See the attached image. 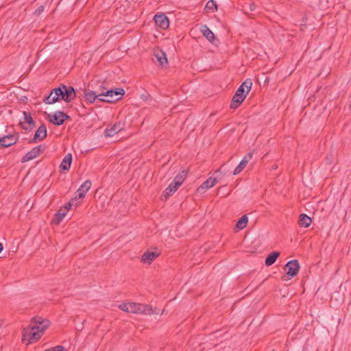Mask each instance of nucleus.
<instances>
[{"instance_id": "obj_1", "label": "nucleus", "mask_w": 351, "mask_h": 351, "mask_svg": "<svg viewBox=\"0 0 351 351\" xmlns=\"http://www.w3.org/2000/svg\"><path fill=\"white\" fill-rule=\"evenodd\" d=\"M43 332L44 323L43 319H33L27 327L23 328L21 341L26 345L33 343L42 337Z\"/></svg>"}, {"instance_id": "obj_2", "label": "nucleus", "mask_w": 351, "mask_h": 351, "mask_svg": "<svg viewBox=\"0 0 351 351\" xmlns=\"http://www.w3.org/2000/svg\"><path fill=\"white\" fill-rule=\"evenodd\" d=\"M119 308L126 313L134 314L151 315L152 313H158L147 304L136 302H124L119 305Z\"/></svg>"}, {"instance_id": "obj_3", "label": "nucleus", "mask_w": 351, "mask_h": 351, "mask_svg": "<svg viewBox=\"0 0 351 351\" xmlns=\"http://www.w3.org/2000/svg\"><path fill=\"white\" fill-rule=\"evenodd\" d=\"M252 86L251 80H245L237 90L230 104L231 108H237L245 99L246 95L250 92Z\"/></svg>"}, {"instance_id": "obj_4", "label": "nucleus", "mask_w": 351, "mask_h": 351, "mask_svg": "<svg viewBox=\"0 0 351 351\" xmlns=\"http://www.w3.org/2000/svg\"><path fill=\"white\" fill-rule=\"evenodd\" d=\"M186 176V171H182L174 178L173 181L164 191L163 196L167 199L175 193L178 187L182 184Z\"/></svg>"}, {"instance_id": "obj_5", "label": "nucleus", "mask_w": 351, "mask_h": 351, "mask_svg": "<svg viewBox=\"0 0 351 351\" xmlns=\"http://www.w3.org/2000/svg\"><path fill=\"white\" fill-rule=\"evenodd\" d=\"M186 176V171H182L174 178L173 181L164 191L163 196L167 199L175 193L178 187L182 184Z\"/></svg>"}, {"instance_id": "obj_6", "label": "nucleus", "mask_w": 351, "mask_h": 351, "mask_svg": "<svg viewBox=\"0 0 351 351\" xmlns=\"http://www.w3.org/2000/svg\"><path fill=\"white\" fill-rule=\"evenodd\" d=\"M186 176V171H182L174 178L173 181L164 191L163 196L167 199L175 193L178 187L182 184Z\"/></svg>"}, {"instance_id": "obj_7", "label": "nucleus", "mask_w": 351, "mask_h": 351, "mask_svg": "<svg viewBox=\"0 0 351 351\" xmlns=\"http://www.w3.org/2000/svg\"><path fill=\"white\" fill-rule=\"evenodd\" d=\"M91 186L90 180H86L78 189L75 193V196L71 199L70 202L75 206L80 204V200L85 197L86 193L89 191Z\"/></svg>"}, {"instance_id": "obj_8", "label": "nucleus", "mask_w": 351, "mask_h": 351, "mask_svg": "<svg viewBox=\"0 0 351 351\" xmlns=\"http://www.w3.org/2000/svg\"><path fill=\"white\" fill-rule=\"evenodd\" d=\"M300 263L297 260H291L289 261L285 266L284 270L287 274V278L285 280H288L295 276L300 270Z\"/></svg>"}, {"instance_id": "obj_9", "label": "nucleus", "mask_w": 351, "mask_h": 351, "mask_svg": "<svg viewBox=\"0 0 351 351\" xmlns=\"http://www.w3.org/2000/svg\"><path fill=\"white\" fill-rule=\"evenodd\" d=\"M60 88L62 92L61 94V99L69 103L72 101L76 97V93L72 86H68L64 84L60 86Z\"/></svg>"}, {"instance_id": "obj_10", "label": "nucleus", "mask_w": 351, "mask_h": 351, "mask_svg": "<svg viewBox=\"0 0 351 351\" xmlns=\"http://www.w3.org/2000/svg\"><path fill=\"white\" fill-rule=\"evenodd\" d=\"M72 206L73 205L72 204V203L69 202L66 205H65L63 207H61L56 213L51 222L53 224H59L66 215L68 211L69 210Z\"/></svg>"}, {"instance_id": "obj_11", "label": "nucleus", "mask_w": 351, "mask_h": 351, "mask_svg": "<svg viewBox=\"0 0 351 351\" xmlns=\"http://www.w3.org/2000/svg\"><path fill=\"white\" fill-rule=\"evenodd\" d=\"M48 118L49 121L54 125H60L69 117L61 111H56L53 113L49 114Z\"/></svg>"}, {"instance_id": "obj_12", "label": "nucleus", "mask_w": 351, "mask_h": 351, "mask_svg": "<svg viewBox=\"0 0 351 351\" xmlns=\"http://www.w3.org/2000/svg\"><path fill=\"white\" fill-rule=\"evenodd\" d=\"M160 254L158 250H147L141 256V262L144 264L150 265Z\"/></svg>"}, {"instance_id": "obj_13", "label": "nucleus", "mask_w": 351, "mask_h": 351, "mask_svg": "<svg viewBox=\"0 0 351 351\" xmlns=\"http://www.w3.org/2000/svg\"><path fill=\"white\" fill-rule=\"evenodd\" d=\"M43 152V147L41 145L34 147L31 151L27 152L22 158V162H26L36 158Z\"/></svg>"}, {"instance_id": "obj_14", "label": "nucleus", "mask_w": 351, "mask_h": 351, "mask_svg": "<svg viewBox=\"0 0 351 351\" xmlns=\"http://www.w3.org/2000/svg\"><path fill=\"white\" fill-rule=\"evenodd\" d=\"M154 19L156 26L162 29H166L169 26V19L164 14H156Z\"/></svg>"}, {"instance_id": "obj_15", "label": "nucleus", "mask_w": 351, "mask_h": 351, "mask_svg": "<svg viewBox=\"0 0 351 351\" xmlns=\"http://www.w3.org/2000/svg\"><path fill=\"white\" fill-rule=\"evenodd\" d=\"M217 180L215 178L209 177L197 189V193H204L207 190L214 186L217 184Z\"/></svg>"}, {"instance_id": "obj_16", "label": "nucleus", "mask_w": 351, "mask_h": 351, "mask_svg": "<svg viewBox=\"0 0 351 351\" xmlns=\"http://www.w3.org/2000/svg\"><path fill=\"white\" fill-rule=\"evenodd\" d=\"M60 88V86L51 90L48 97H45V103L52 104L58 101V99H61V94L62 92Z\"/></svg>"}, {"instance_id": "obj_17", "label": "nucleus", "mask_w": 351, "mask_h": 351, "mask_svg": "<svg viewBox=\"0 0 351 351\" xmlns=\"http://www.w3.org/2000/svg\"><path fill=\"white\" fill-rule=\"evenodd\" d=\"M154 56L156 58L157 61L159 62L160 66H165L167 65L168 60L167 55L165 51H163L162 50L156 49L154 51Z\"/></svg>"}, {"instance_id": "obj_18", "label": "nucleus", "mask_w": 351, "mask_h": 351, "mask_svg": "<svg viewBox=\"0 0 351 351\" xmlns=\"http://www.w3.org/2000/svg\"><path fill=\"white\" fill-rule=\"evenodd\" d=\"M17 141L15 135H8L0 138V145L2 147H9L14 145Z\"/></svg>"}, {"instance_id": "obj_19", "label": "nucleus", "mask_w": 351, "mask_h": 351, "mask_svg": "<svg viewBox=\"0 0 351 351\" xmlns=\"http://www.w3.org/2000/svg\"><path fill=\"white\" fill-rule=\"evenodd\" d=\"M252 158V154H247L240 162L239 165L234 170V175L239 173L246 166L247 162Z\"/></svg>"}, {"instance_id": "obj_20", "label": "nucleus", "mask_w": 351, "mask_h": 351, "mask_svg": "<svg viewBox=\"0 0 351 351\" xmlns=\"http://www.w3.org/2000/svg\"><path fill=\"white\" fill-rule=\"evenodd\" d=\"M200 32L206 38V39L212 43H214L215 40V34L213 32L206 26V25H202L200 27Z\"/></svg>"}, {"instance_id": "obj_21", "label": "nucleus", "mask_w": 351, "mask_h": 351, "mask_svg": "<svg viewBox=\"0 0 351 351\" xmlns=\"http://www.w3.org/2000/svg\"><path fill=\"white\" fill-rule=\"evenodd\" d=\"M21 124L23 125V128L27 130L29 129L32 127V125L33 123V119L30 114H27V112H23V117L20 121Z\"/></svg>"}, {"instance_id": "obj_22", "label": "nucleus", "mask_w": 351, "mask_h": 351, "mask_svg": "<svg viewBox=\"0 0 351 351\" xmlns=\"http://www.w3.org/2000/svg\"><path fill=\"white\" fill-rule=\"evenodd\" d=\"M84 97L88 103L93 104L97 99L99 100L100 93L97 95L94 91L88 90L84 93Z\"/></svg>"}, {"instance_id": "obj_23", "label": "nucleus", "mask_w": 351, "mask_h": 351, "mask_svg": "<svg viewBox=\"0 0 351 351\" xmlns=\"http://www.w3.org/2000/svg\"><path fill=\"white\" fill-rule=\"evenodd\" d=\"M72 162V156L71 154H67L64 158H63L60 168L62 170L67 171L70 169L71 165Z\"/></svg>"}, {"instance_id": "obj_24", "label": "nucleus", "mask_w": 351, "mask_h": 351, "mask_svg": "<svg viewBox=\"0 0 351 351\" xmlns=\"http://www.w3.org/2000/svg\"><path fill=\"white\" fill-rule=\"evenodd\" d=\"M99 101L107 103H112L116 101L112 97L111 90H107L105 93H100Z\"/></svg>"}, {"instance_id": "obj_25", "label": "nucleus", "mask_w": 351, "mask_h": 351, "mask_svg": "<svg viewBox=\"0 0 351 351\" xmlns=\"http://www.w3.org/2000/svg\"><path fill=\"white\" fill-rule=\"evenodd\" d=\"M121 130V127L120 124H114L112 127L106 129L105 135L106 136H110V137L113 136Z\"/></svg>"}, {"instance_id": "obj_26", "label": "nucleus", "mask_w": 351, "mask_h": 351, "mask_svg": "<svg viewBox=\"0 0 351 351\" xmlns=\"http://www.w3.org/2000/svg\"><path fill=\"white\" fill-rule=\"evenodd\" d=\"M312 222L311 217L305 214H301L299 218L300 226L304 228H308Z\"/></svg>"}, {"instance_id": "obj_27", "label": "nucleus", "mask_w": 351, "mask_h": 351, "mask_svg": "<svg viewBox=\"0 0 351 351\" xmlns=\"http://www.w3.org/2000/svg\"><path fill=\"white\" fill-rule=\"evenodd\" d=\"M280 254L278 252H273L271 254H269L265 261V264L266 266H271L272 264L275 263L278 257L279 256Z\"/></svg>"}, {"instance_id": "obj_28", "label": "nucleus", "mask_w": 351, "mask_h": 351, "mask_svg": "<svg viewBox=\"0 0 351 351\" xmlns=\"http://www.w3.org/2000/svg\"><path fill=\"white\" fill-rule=\"evenodd\" d=\"M248 222V217L247 215H243L239 220L237 222L236 227L239 230H242L246 227Z\"/></svg>"}, {"instance_id": "obj_29", "label": "nucleus", "mask_w": 351, "mask_h": 351, "mask_svg": "<svg viewBox=\"0 0 351 351\" xmlns=\"http://www.w3.org/2000/svg\"><path fill=\"white\" fill-rule=\"evenodd\" d=\"M110 90L112 91V97L116 101L119 100L125 93V90L121 88L114 90L110 89Z\"/></svg>"}, {"instance_id": "obj_30", "label": "nucleus", "mask_w": 351, "mask_h": 351, "mask_svg": "<svg viewBox=\"0 0 351 351\" xmlns=\"http://www.w3.org/2000/svg\"><path fill=\"white\" fill-rule=\"evenodd\" d=\"M205 9L208 12H214L217 9L216 3L213 0L208 1L206 5Z\"/></svg>"}, {"instance_id": "obj_31", "label": "nucleus", "mask_w": 351, "mask_h": 351, "mask_svg": "<svg viewBox=\"0 0 351 351\" xmlns=\"http://www.w3.org/2000/svg\"><path fill=\"white\" fill-rule=\"evenodd\" d=\"M43 138H44V126L42 124L39 127L38 130L36 131V132L34 135V141H35L37 140L41 141L43 139Z\"/></svg>"}, {"instance_id": "obj_32", "label": "nucleus", "mask_w": 351, "mask_h": 351, "mask_svg": "<svg viewBox=\"0 0 351 351\" xmlns=\"http://www.w3.org/2000/svg\"><path fill=\"white\" fill-rule=\"evenodd\" d=\"M45 351H67L65 348L62 346H58L52 348L45 350Z\"/></svg>"}, {"instance_id": "obj_33", "label": "nucleus", "mask_w": 351, "mask_h": 351, "mask_svg": "<svg viewBox=\"0 0 351 351\" xmlns=\"http://www.w3.org/2000/svg\"><path fill=\"white\" fill-rule=\"evenodd\" d=\"M230 194V192L225 191V186H221L218 189V195H221L223 197H225Z\"/></svg>"}, {"instance_id": "obj_34", "label": "nucleus", "mask_w": 351, "mask_h": 351, "mask_svg": "<svg viewBox=\"0 0 351 351\" xmlns=\"http://www.w3.org/2000/svg\"><path fill=\"white\" fill-rule=\"evenodd\" d=\"M43 12V8L42 7L39 8L36 11V13L37 14H40Z\"/></svg>"}, {"instance_id": "obj_35", "label": "nucleus", "mask_w": 351, "mask_h": 351, "mask_svg": "<svg viewBox=\"0 0 351 351\" xmlns=\"http://www.w3.org/2000/svg\"><path fill=\"white\" fill-rule=\"evenodd\" d=\"M250 9L251 11L254 10V9H255L254 5H253V4L250 5Z\"/></svg>"}, {"instance_id": "obj_36", "label": "nucleus", "mask_w": 351, "mask_h": 351, "mask_svg": "<svg viewBox=\"0 0 351 351\" xmlns=\"http://www.w3.org/2000/svg\"><path fill=\"white\" fill-rule=\"evenodd\" d=\"M3 245L0 243V253L3 251Z\"/></svg>"}, {"instance_id": "obj_37", "label": "nucleus", "mask_w": 351, "mask_h": 351, "mask_svg": "<svg viewBox=\"0 0 351 351\" xmlns=\"http://www.w3.org/2000/svg\"><path fill=\"white\" fill-rule=\"evenodd\" d=\"M49 324V321H46L45 320V327L47 328V326Z\"/></svg>"}, {"instance_id": "obj_38", "label": "nucleus", "mask_w": 351, "mask_h": 351, "mask_svg": "<svg viewBox=\"0 0 351 351\" xmlns=\"http://www.w3.org/2000/svg\"><path fill=\"white\" fill-rule=\"evenodd\" d=\"M45 136H47V130H45Z\"/></svg>"}]
</instances>
